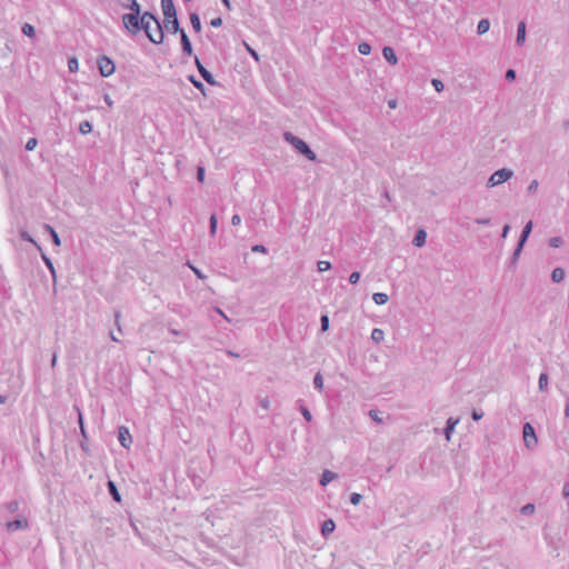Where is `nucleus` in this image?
Returning <instances> with one entry per match:
<instances>
[{"mask_svg":"<svg viewBox=\"0 0 569 569\" xmlns=\"http://www.w3.org/2000/svg\"><path fill=\"white\" fill-rule=\"evenodd\" d=\"M22 32H23L24 36L30 37V38L36 34L34 28L30 23H24L23 24Z\"/></svg>","mask_w":569,"mask_h":569,"instance_id":"nucleus-35","label":"nucleus"},{"mask_svg":"<svg viewBox=\"0 0 569 569\" xmlns=\"http://www.w3.org/2000/svg\"><path fill=\"white\" fill-rule=\"evenodd\" d=\"M471 417L475 421L480 420L483 417V412L481 410H473Z\"/></svg>","mask_w":569,"mask_h":569,"instance_id":"nucleus-55","label":"nucleus"},{"mask_svg":"<svg viewBox=\"0 0 569 569\" xmlns=\"http://www.w3.org/2000/svg\"><path fill=\"white\" fill-rule=\"evenodd\" d=\"M563 244V239L561 237H552L549 239V246L552 248H560Z\"/></svg>","mask_w":569,"mask_h":569,"instance_id":"nucleus-36","label":"nucleus"},{"mask_svg":"<svg viewBox=\"0 0 569 569\" xmlns=\"http://www.w3.org/2000/svg\"><path fill=\"white\" fill-rule=\"evenodd\" d=\"M77 410H78V421H79V425H80L81 433L86 437L82 413H81V411L79 409H77Z\"/></svg>","mask_w":569,"mask_h":569,"instance_id":"nucleus-54","label":"nucleus"},{"mask_svg":"<svg viewBox=\"0 0 569 569\" xmlns=\"http://www.w3.org/2000/svg\"><path fill=\"white\" fill-rule=\"evenodd\" d=\"M251 250L253 252H260V253H266L267 252V248L263 246V244H254Z\"/></svg>","mask_w":569,"mask_h":569,"instance_id":"nucleus-52","label":"nucleus"},{"mask_svg":"<svg viewBox=\"0 0 569 569\" xmlns=\"http://www.w3.org/2000/svg\"><path fill=\"white\" fill-rule=\"evenodd\" d=\"M358 51L363 56H368L371 52V46L367 42H361L358 46Z\"/></svg>","mask_w":569,"mask_h":569,"instance_id":"nucleus-34","label":"nucleus"},{"mask_svg":"<svg viewBox=\"0 0 569 569\" xmlns=\"http://www.w3.org/2000/svg\"><path fill=\"white\" fill-rule=\"evenodd\" d=\"M476 223L486 226V224L490 223V219L489 218H477Z\"/></svg>","mask_w":569,"mask_h":569,"instance_id":"nucleus-61","label":"nucleus"},{"mask_svg":"<svg viewBox=\"0 0 569 569\" xmlns=\"http://www.w3.org/2000/svg\"><path fill=\"white\" fill-rule=\"evenodd\" d=\"M313 386L317 390L322 391L323 389V378L320 372H317L313 377Z\"/></svg>","mask_w":569,"mask_h":569,"instance_id":"nucleus-31","label":"nucleus"},{"mask_svg":"<svg viewBox=\"0 0 569 569\" xmlns=\"http://www.w3.org/2000/svg\"><path fill=\"white\" fill-rule=\"evenodd\" d=\"M27 520L24 518L17 519L14 521H10L7 523L8 531H16L19 529H24L27 527Z\"/></svg>","mask_w":569,"mask_h":569,"instance_id":"nucleus-16","label":"nucleus"},{"mask_svg":"<svg viewBox=\"0 0 569 569\" xmlns=\"http://www.w3.org/2000/svg\"><path fill=\"white\" fill-rule=\"evenodd\" d=\"M525 41H526V22L520 21L518 23L516 43L518 46H522L525 43Z\"/></svg>","mask_w":569,"mask_h":569,"instance_id":"nucleus-14","label":"nucleus"},{"mask_svg":"<svg viewBox=\"0 0 569 569\" xmlns=\"http://www.w3.org/2000/svg\"><path fill=\"white\" fill-rule=\"evenodd\" d=\"M98 69L102 77H109L113 74L116 70L114 62L107 56H101L98 61Z\"/></svg>","mask_w":569,"mask_h":569,"instance_id":"nucleus-5","label":"nucleus"},{"mask_svg":"<svg viewBox=\"0 0 569 569\" xmlns=\"http://www.w3.org/2000/svg\"><path fill=\"white\" fill-rule=\"evenodd\" d=\"M538 186H539V182H538L537 180H532V181L529 183V186H528V188H527V191H528L529 193H533V192H536V191H537Z\"/></svg>","mask_w":569,"mask_h":569,"instance_id":"nucleus-46","label":"nucleus"},{"mask_svg":"<svg viewBox=\"0 0 569 569\" xmlns=\"http://www.w3.org/2000/svg\"><path fill=\"white\" fill-rule=\"evenodd\" d=\"M27 150H33L36 148V138H31L28 140L26 144Z\"/></svg>","mask_w":569,"mask_h":569,"instance_id":"nucleus-57","label":"nucleus"},{"mask_svg":"<svg viewBox=\"0 0 569 569\" xmlns=\"http://www.w3.org/2000/svg\"><path fill=\"white\" fill-rule=\"evenodd\" d=\"M197 180L202 183L204 181V168L199 166L197 168Z\"/></svg>","mask_w":569,"mask_h":569,"instance_id":"nucleus-43","label":"nucleus"},{"mask_svg":"<svg viewBox=\"0 0 569 569\" xmlns=\"http://www.w3.org/2000/svg\"><path fill=\"white\" fill-rule=\"evenodd\" d=\"M246 48H247L248 52L250 53V56H251L256 61H258V60H259V56H258L257 51H254L253 49H251L248 44H246Z\"/></svg>","mask_w":569,"mask_h":569,"instance_id":"nucleus-59","label":"nucleus"},{"mask_svg":"<svg viewBox=\"0 0 569 569\" xmlns=\"http://www.w3.org/2000/svg\"><path fill=\"white\" fill-rule=\"evenodd\" d=\"M372 300L377 303V305H385L388 302L389 300V297L388 295L383 293V292H376L373 293L372 296Z\"/></svg>","mask_w":569,"mask_h":569,"instance_id":"nucleus-26","label":"nucleus"},{"mask_svg":"<svg viewBox=\"0 0 569 569\" xmlns=\"http://www.w3.org/2000/svg\"><path fill=\"white\" fill-rule=\"evenodd\" d=\"M120 319H121V312L119 310H116L114 311V326L117 327L118 331L121 332L122 328H121Z\"/></svg>","mask_w":569,"mask_h":569,"instance_id":"nucleus-42","label":"nucleus"},{"mask_svg":"<svg viewBox=\"0 0 569 569\" xmlns=\"http://www.w3.org/2000/svg\"><path fill=\"white\" fill-rule=\"evenodd\" d=\"M317 267L320 272H323L331 268V263L329 261H319Z\"/></svg>","mask_w":569,"mask_h":569,"instance_id":"nucleus-40","label":"nucleus"},{"mask_svg":"<svg viewBox=\"0 0 569 569\" xmlns=\"http://www.w3.org/2000/svg\"><path fill=\"white\" fill-rule=\"evenodd\" d=\"M188 266L191 268V270L194 272L198 279H204L206 276L199 270L198 268L193 267L192 264L188 263Z\"/></svg>","mask_w":569,"mask_h":569,"instance_id":"nucleus-53","label":"nucleus"},{"mask_svg":"<svg viewBox=\"0 0 569 569\" xmlns=\"http://www.w3.org/2000/svg\"><path fill=\"white\" fill-rule=\"evenodd\" d=\"M562 496L569 498V482H566L562 488Z\"/></svg>","mask_w":569,"mask_h":569,"instance_id":"nucleus-62","label":"nucleus"},{"mask_svg":"<svg viewBox=\"0 0 569 569\" xmlns=\"http://www.w3.org/2000/svg\"><path fill=\"white\" fill-rule=\"evenodd\" d=\"M362 500V496L360 493L353 492L350 496V502L355 506L359 505Z\"/></svg>","mask_w":569,"mask_h":569,"instance_id":"nucleus-41","label":"nucleus"},{"mask_svg":"<svg viewBox=\"0 0 569 569\" xmlns=\"http://www.w3.org/2000/svg\"><path fill=\"white\" fill-rule=\"evenodd\" d=\"M509 231H510V226L505 224V227L502 228L501 238H506L508 236Z\"/></svg>","mask_w":569,"mask_h":569,"instance_id":"nucleus-63","label":"nucleus"},{"mask_svg":"<svg viewBox=\"0 0 569 569\" xmlns=\"http://www.w3.org/2000/svg\"><path fill=\"white\" fill-rule=\"evenodd\" d=\"M161 8L166 19L174 18L177 16L173 0H161Z\"/></svg>","mask_w":569,"mask_h":569,"instance_id":"nucleus-8","label":"nucleus"},{"mask_svg":"<svg viewBox=\"0 0 569 569\" xmlns=\"http://www.w3.org/2000/svg\"><path fill=\"white\" fill-rule=\"evenodd\" d=\"M565 270L560 267H557L552 270L551 279L553 282H561L565 279Z\"/></svg>","mask_w":569,"mask_h":569,"instance_id":"nucleus-23","label":"nucleus"},{"mask_svg":"<svg viewBox=\"0 0 569 569\" xmlns=\"http://www.w3.org/2000/svg\"><path fill=\"white\" fill-rule=\"evenodd\" d=\"M432 86L435 87L436 91H438V92H441L443 90V83L439 79H433Z\"/></svg>","mask_w":569,"mask_h":569,"instance_id":"nucleus-47","label":"nucleus"},{"mask_svg":"<svg viewBox=\"0 0 569 569\" xmlns=\"http://www.w3.org/2000/svg\"><path fill=\"white\" fill-rule=\"evenodd\" d=\"M521 250L522 248H520V244L518 243L517 244V248L515 249L513 253H512V257L510 259V267L513 268L516 267L518 260H519V257H520V253H521Z\"/></svg>","mask_w":569,"mask_h":569,"instance_id":"nucleus-30","label":"nucleus"},{"mask_svg":"<svg viewBox=\"0 0 569 569\" xmlns=\"http://www.w3.org/2000/svg\"><path fill=\"white\" fill-rule=\"evenodd\" d=\"M522 515H531L535 512V505L533 503H527L521 508Z\"/></svg>","mask_w":569,"mask_h":569,"instance_id":"nucleus-39","label":"nucleus"},{"mask_svg":"<svg viewBox=\"0 0 569 569\" xmlns=\"http://www.w3.org/2000/svg\"><path fill=\"white\" fill-rule=\"evenodd\" d=\"M118 3L124 8L129 9L130 12L140 11L141 6L137 2V0H117Z\"/></svg>","mask_w":569,"mask_h":569,"instance_id":"nucleus-13","label":"nucleus"},{"mask_svg":"<svg viewBox=\"0 0 569 569\" xmlns=\"http://www.w3.org/2000/svg\"><path fill=\"white\" fill-rule=\"evenodd\" d=\"M68 69L70 72H76L79 69V62L76 57H72L68 60Z\"/></svg>","mask_w":569,"mask_h":569,"instance_id":"nucleus-33","label":"nucleus"},{"mask_svg":"<svg viewBox=\"0 0 569 569\" xmlns=\"http://www.w3.org/2000/svg\"><path fill=\"white\" fill-rule=\"evenodd\" d=\"M369 416H370V418H371L373 421H376V422H378V423H381V422H382V419H381V417L379 416V412H378L377 410H370V411H369Z\"/></svg>","mask_w":569,"mask_h":569,"instance_id":"nucleus-45","label":"nucleus"},{"mask_svg":"<svg viewBox=\"0 0 569 569\" xmlns=\"http://www.w3.org/2000/svg\"><path fill=\"white\" fill-rule=\"evenodd\" d=\"M43 230L50 236V238L52 239V242L54 243V246L59 247L60 246V238L58 236V233L56 232V230L49 226V224H43Z\"/></svg>","mask_w":569,"mask_h":569,"instance_id":"nucleus-19","label":"nucleus"},{"mask_svg":"<svg viewBox=\"0 0 569 569\" xmlns=\"http://www.w3.org/2000/svg\"><path fill=\"white\" fill-rule=\"evenodd\" d=\"M522 433H523L525 446L528 449L535 448L537 446L538 439H537L533 427L529 422H526L523 425Z\"/></svg>","mask_w":569,"mask_h":569,"instance_id":"nucleus-6","label":"nucleus"},{"mask_svg":"<svg viewBox=\"0 0 569 569\" xmlns=\"http://www.w3.org/2000/svg\"><path fill=\"white\" fill-rule=\"evenodd\" d=\"M103 100H104V102L107 103V106H108L109 108H112V107H113V101H112L111 97H110L108 93H106V94L103 96Z\"/></svg>","mask_w":569,"mask_h":569,"instance_id":"nucleus-60","label":"nucleus"},{"mask_svg":"<svg viewBox=\"0 0 569 569\" xmlns=\"http://www.w3.org/2000/svg\"><path fill=\"white\" fill-rule=\"evenodd\" d=\"M217 224H218V221H217V217L216 214H211L210 217V234L211 236H214L216 231H217Z\"/></svg>","mask_w":569,"mask_h":569,"instance_id":"nucleus-37","label":"nucleus"},{"mask_svg":"<svg viewBox=\"0 0 569 569\" xmlns=\"http://www.w3.org/2000/svg\"><path fill=\"white\" fill-rule=\"evenodd\" d=\"M337 478V473L326 470L320 478V485L327 486L329 482H331L333 479Z\"/></svg>","mask_w":569,"mask_h":569,"instance_id":"nucleus-22","label":"nucleus"},{"mask_svg":"<svg viewBox=\"0 0 569 569\" xmlns=\"http://www.w3.org/2000/svg\"><path fill=\"white\" fill-rule=\"evenodd\" d=\"M321 331L326 332L329 329V317L327 315H322L320 318Z\"/></svg>","mask_w":569,"mask_h":569,"instance_id":"nucleus-38","label":"nucleus"},{"mask_svg":"<svg viewBox=\"0 0 569 569\" xmlns=\"http://www.w3.org/2000/svg\"><path fill=\"white\" fill-rule=\"evenodd\" d=\"M121 20L123 28L130 36H136L141 30L140 11L124 13Z\"/></svg>","mask_w":569,"mask_h":569,"instance_id":"nucleus-3","label":"nucleus"},{"mask_svg":"<svg viewBox=\"0 0 569 569\" xmlns=\"http://www.w3.org/2000/svg\"><path fill=\"white\" fill-rule=\"evenodd\" d=\"M91 131H92V124H91L90 121L84 120V121L80 122V124H79V132L81 134H88Z\"/></svg>","mask_w":569,"mask_h":569,"instance_id":"nucleus-28","label":"nucleus"},{"mask_svg":"<svg viewBox=\"0 0 569 569\" xmlns=\"http://www.w3.org/2000/svg\"><path fill=\"white\" fill-rule=\"evenodd\" d=\"M188 80L199 90L201 91L202 93H204V86L201 81H199L194 76H189L188 77Z\"/></svg>","mask_w":569,"mask_h":569,"instance_id":"nucleus-32","label":"nucleus"},{"mask_svg":"<svg viewBox=\"0 0 569 569\" xmlns=\"http://www.w3.org/2000/svg\"><path fill=\"white\" fill-rule=\"evenodd\" d=\"M489 28H490V21L488 19H481L478 22L477 32H478V34H483L489 30Z\"/></svg>","mask_w":569,"mask_h":569,"instance_id":"nucleus-25","label":"nucleus"},{"mask_svg":"<svg viewBox=\"0 0 569 569\" xmlns=\"http://www.w3.org/2000/svg\"><path fill=\"white\" fill-rule=\"evenodd\" d=\"M194 62H196V66H197V69L200 73V76L203 78L204 81H207L209 84L211 86H217L218 82L214 80L213 76L211 74V72H209L204 67L203 64L200 62V60L196 57L194 58Z\"/></svg>","mask_w":569,"mask_h":569,"instance_id":"nucleus-7","label":"nucleus"},{"mask_svg":"<svg viewBox=\"0 0 569 569\" xmlns=\"http://www.w3.org/2000/svg\"><path fill=\"white\" fill-rule=\"evenodd\" d=\"M41 257L44 260V262L48 266V268L50 269L51 273L54 276V268H53V264L50 261V259L44 253H41Z\"/></svg>","mask_w":569,"mask_h":569,"instance_id":"nucleus-48","label":"nucleus"},{"mask_svg":"<svg viewBox=\"0 0 569 569\" xmlns=\"http://www.w3.org/2000/svg\"><path fill=\"white\" fill-rule=\"evenodd\" d=\"M382 56L383 58L391 64H397L398 58L396 56L395 50L391 47H385L382 49Z\"/></svg>","mask_w":569,"mask_h":569,"instance_id":"nucleus-15","label":"nucleus"},{"mask_svg":"<svg viewBox=\"0 0 569 569\" xmlns=\"http://www.w3.org/2000/svg\"><path fill=\"white\" fill-rule=\"evenodd\" d=\"M371 339L379 343L381 342L383 339H385V332L382 329H379V328H375L372 331H371Z\"/></svg>","mask_w":569,"mask_h":569,"instance_id":"nucleus-27","label":"nucleus"},{"mask_svg":"<svg viewBox=\"0 0 569 569\" xmlns=\"http://www.w3.org/2000/svg\"><path fill=\"white\" fill-rule=\"evenodd\" d=\"M163 27L171 33H177L181 30L177 16L174 18L164 19Z\"/></svg>","mask_w":569,"mask_h":569,"instance_id":"nucleus-10","label":"nucleus"},{"mask_svg":"<svg viewBox=\"0 0 569 569\" xmlns=\"http://www.w3.org/2000/svg\"><path fill=\"white\" fill-rule=\"evenodd\" d=\"M360 280V272L358 271H353L350 276H349V282L352 283V284H356L358 283V281Z\"/></svg>","mask_w":569,"mask_h":569,"instance_id":"nucleus-44","label":"nucleus"},{"mask_svg":"<svg viewBox=\"0 0 569 569\" xmlns=\"http://www.w3.org/2000/svg\"><path fill=\"white\" fill-rule=\"evenodd\" d=\"M426 240H427V232L425 229H419L413 239H412V244L418 247V248H421L422 246H425L426 243Z\"/></svg>","mask_w":569,"mask_h":569,"instance_id":"nucleus-12","label":"nucleus"},{"mask_svg":"<svg viewBox=\"0 0 569 569\" xmlns=\"http://www.w3.org/2000/svg\"><path fill=\"white\" fill-rule=\"evenodd\" d=\"M283 140L290 143L299 153L305 156L308 160H318L316 153L310 149V147L302 139L296 137L293 133L289 131L283 132Z\"/></svg>","mask_w":569,"mask_h":569,"instance_id":"nucleus-2","label":"nucleus"},{"mask_svg":"<svg viewBox=\"0 0 569 569\" xmlns=\"http://www.w3.org/2000/svg\"><path fill=\"white\" fill-rule=\"evenodd\" d=\"M119 441L121 443L122 447L124 448H129L132 443V438H131V435L129 432V430L126 428V427H120L119 428Z\"/></svg>","mask_w":569,"mask_h":569,"instance_id":"nucleus-9","label":"nucleus"},{"mask_svg":"<svg viewBox=\"0 0 569 569\" xmlns=\"http://www.w3.org/2000/svg\"><path fill=\"white\" fill-rule=\"evenodd\" d=\"M107 487H108V491L111 495V497L113 498V500L119 502L121 500V497H120V493L118 491L116 483L113 481L109 480L107 483Z\"/></svg>","mask_w":569,"mask_h":569,"instance_id":"nucleus-20","label":"nucleus"},{"mask_svg":"<svg viewBox=\"0 0 569 569\" xmlns=\"http://www.w3.org/2000/svg\"><path fill=\"white\" fill-rule=\"evenodd\" d=\"M210 24H211L213 28H219V27H221V24H222V19H221L220 17L213 18V19L210 21Z\"/></svg>","mask_w":569,"mask_h":569,"instance_id":"nucleus-56","label":"nucleus"},{"mask_svg":"<svg viewBox=\"0 0 569 569\" xmlns=\"http://www.w3.org/2000/svg\"><path fill=\"white\" fill-rule=\"evenodd\" d=\"M458 422H459V419H455L452 417H450L447 420L446 428H445V435H446L447 440H450V435L453 431L455 427L458 425Z\"/></svg>","mask_w":569,"mask_h":569,"instance_id":"nucleus-18","label":"nucleus"},{"mask_svg":"<svg viewBox=\"0 0 569 569\" xmlns=\"http://www.w3.org/2000/svg\"><path fill=\"white\" fill-rule=\"evenodd\" d=\"M241 222V217L239 214H233L231 218L232 226H239Z\"/></svg>","mask_w":569,"mask_h":569,"instance_id":"nucleus-58","label":"nucleus"},{"mask_svg":"<svg viewBox=\"0 0 569 569\" xmlns=\"http://www.w3.org/2000/svg\"><path fill=\"white\" fill-rule=\"evenodd\" d=\"M538 386H539V390L540 391H546L547 390V388H548V375L546 372H542L539 376Z\"/></svg>","mask_w":569,"mask_h":569,"instance_id":"nucleus-29","label":"nucleus"},{"mask_svg":"<svg viewBox=\"0 0 569 569\" xmlns=\"http://www.w3.org/2000/svg\"><path fill=\"white\" fill-rule=\"evenodd\" d=\"M565 417L569 418V397L567 398L566 406H565Z\"/></svg>","mask_w":569,"mask_h":569,"instance_id":"nucleus-64","label":"nucleus"},{"mask_svg":"<svg viewBox=\"0 0 569 569\" xmlns=\"http://www.w3.org/2000/svg\"><path fill=\"white\" fill-rule=\"evenodd\" d=\"M532 231V221H529L522 229V232L520 234L518 243L520 244V248H523L528 237L530 236Z\"/></svg>","mask_w":569,"mask_h":569,"instance_id":"nucleus-17","label":"nucleus"},{"mask_svg":"<svg viewBox=\"0 0 569 569\" xmlns=\"http://www.w3.org/2000/svg\"><path fill=\"white\" fill-rule=\"evenodd\" d=\"M181 46L183 53L191 56L192 54V46L184 30H180Z\"/></svg>","mask_w":569,"mask_h":569,"instance_id":"nucleus-11","label":"nucleus"},{"mask_svg":"<svg viewBox=\"0 0 569 569\" xmlns=\"http://www.w3.org/2000/svg\"><path fill=\"white\" fill-rule=\"evenodd\" d=\"M190 22L196 32L201 31V21H200L198 13H196V12L190 13Z\"/></svg>","mask_w":569,"mask_h":569,"instance_id":"nucleus-24","label":"nucleus"},{"mask_svg":"<svg viewBox=\"0 0 569 569\" xmlns=\"http://www.w3.org/2000/svg\"><path fill=\"white\" fill-rule=\"evenodd\" d=\"M513 176V171L507 168L495 171L487 181V187L492 188L508 181Z\"/></svg>","mask_w":569,"mask_h":569,"instance_id":"nucleus-4","label":"nucleus"},{"mask_svg":"<svg viewBox=\"0 0 569 569\" xmlns=\"http://www.w3.org/2000/svg\"><path fill=\"white\" fill-rule=\"evenodd\" d=\"M336 528V525L333 522V520L331 519H328L326 520L323 523H322V527H321V532L325 537H327L328 535H330L331 532H333Z\"/></svg>","mask_w":569,"mask_h":569,"instance_id":"nucleus-21","label":"nucleus"},{"mask_svg":"<svg viewBox=\"0 0 569 569\" xmlns=\"http://www.w3.org/2000/svg\"><path fill=\"white\" fill-rule=\"evenodd\" d=\"M506 80L513 81L516 79V71L513 69H508L506 71Z\"/></svg>","mask_w":569,"mask_h":569,"instance_id":"nucleus-50","label":"nucleus"},{"mask_svg":"<svg viewBox=\"0 0 569 569\" xmlns=\"http://www.w3.org/2000/svg\"><path fill=\"white\" fill-rule=\"evenodd\" d=\"M300 411L307 421H311V419H312L311 412L306 407H301Z\"/></svg>","mask_w":569,"mask_h":569,"instance_id":"nucleus-51","label":"nucleus"},{"mask_svg":"<svg viewBox=\"0 0 569 569\" xmlns=\"http://www.w3.org/2000/svg\"><path fill=\"white\" fill-rule=\"evenodd\" d=\"M140 24L141 30L144 31L147 38L152 43L160 44L163 42V27L160 23L159 19L153 13L149 11H146L143 13L140 12Z\"/></svg>","mask_w":569,"mask_h":569,"instance_id":"nucleus-1","label":"nucleus"},{"mask_svg":"<svg viewBox=\"0 0 569 569\" xmlns=\"http://www.w3.org/2000/svg\"><path fill=\"white\" fill-rule=\"evenodd\" d=\"M41 257L44 260V262L48 266V268L50 269L51 273L54 276V268H53V264L50 261V259L44 253H41Z\"/></svg>","mask_w":569,"mask_h":569,"instance_id":"nucleus-49","label":"nucleus"}]
</instances>
